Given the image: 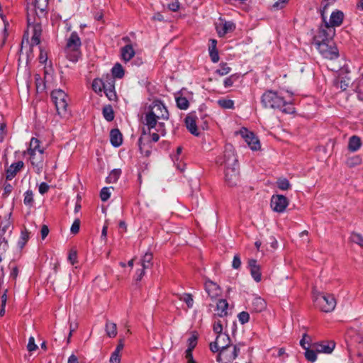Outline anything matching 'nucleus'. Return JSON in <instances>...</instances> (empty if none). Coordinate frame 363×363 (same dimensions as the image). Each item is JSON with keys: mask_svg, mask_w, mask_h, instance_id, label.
Returning <instances> with one entry per match:
<instances>
[{"mask_svg": "<svg viewBox=\"0 0 363 363\" xmlns=\"http://www.w3.org/2000/svg\"><path fill=\"white\" fill-rule=\"evenodd\" d=\"M48 0H35L33 9H28L27 23L29 29H31L33 35L30 44L29 52L32 53L33 47L40 43L42 34V21L46 18Z\"/></svg>", "mask_w": 363, "mask_h": 363, "instance_id": "obj_1", "label": "nucleus"}, {"mask_svg": "<svg viewBox=\"0 0 363 363\" xmlns=\"http://www.w3.org/2000/svg\"><path fill=\"white\" fill-rule=\"evenodd\" d=\"M264 108L279 109L284 113H295V108L291 102H287L278 91L267 90L261 97Z\"/></svg>", "mask_w": 363, "mask_h": 363, "instance_id": "obj_2", "label": "nucleus"}, {"mask_svg": "<svg viewBox=\"0 0 363 363\" xmlns=\"http://www.w3.org/2000/svg\"><path fill=\"white\" fill-rule=\"evenodd\" d=\"M158 120L155 113L152 110L145 109V112L141 114L140 121L144 127L142 130V135L138 141V146L141 153H143V147L145 146L143 143V135L150 134L151 130L156 128Z\"/></svg>", "mask_w": 363, "mask_h": 363, "instance_id": "obj_3", "label": "nucleus"}, {"mask_svg": "<svg viewBox=\"0 0 363 363\" xmlns=\"http://www.w3.org/2000/svg\"><path fill=\"white\" fill-rule=\"evenodd\" d=\"M82 45L80 38L77 32L74 31L67 40L65 48L67 57L69 60L77 62L81 56L80 47Z\"/></svg>", "mask_w": 363, "mask_h": 363, "instance_id": "obj_4", "label": "nucleus"}, {"mask_svg": "<svg viewBox=\"0 0 363 363\" xmlns=\"http://www.w3.org/2000/svg\"><path fill=\"white\" fill-rule=\"evenodd\" d=\"M216 162L218 165L225 167L239 165L238 156L233 145L228 143L225 145L223 153L216 157Z\"/></svg>", "mask_w": 363, "mask_h": 363, "instance_id": "obj_5", "label": "nucleus"}, {"mask_svg": "<svg viewBox=\"0 0 363 363\" xmlns=\"http://www.w3.org/2000/svg\"><path fill=\"white\" fill-rule=\"evenodd\" d=\"M313 301L315 307L325 313L333 311L336 306V300L330 294H319L315 297Z\"/></svg>", "mask_w": 363, "mask_h": 363, "instance_id": "obj_6", "label": "nucleus"}, {"mask_svg": "<svg viewBox=\"0 0 363 363\" xmlns=\"http://www.w3.org/2000/svg\"><path fill=\"white\" fill-rule=\"evenodd\" d=\"M313 43L315 45L323 57L329 60H335L339 57L338 50L333 40Z\"/></svg>", "mask_w": 363, "mask_h": 363, "instance_id": "obj_7", "label": "nucleus"}, {"mask_svg": "<svg viewBox=\"0 0 363 363\" xmlns=\"http://www.w3.org/2000/svg\"><path fill=\"white\" fill-rule=\"evenodd\" d=\"M52 99L55 105L57 112L62 116H65L67 113V95L62 89H55L52 91Z\"/></svg>", "mask_w": 363, "mask_h": 363, "instance_id": "obj_8", "label": "nucleus"}, {"mask_svg": "<svg viewBox=\"0 0 363 363\" xmlns=\"http://www.w3.org/2000/svg\"><path fill=\"white\" fill-rule=\"evenodd\" d=\"M145 109L152 110L158 119L168 120L169 117V111L160 99H154L148 106H145Z\"/></svg>", "mask_w": 363, "mask_h": 363, "instance_id": "obj_9", "label": "nucleus"}, {"mask_svg": "<svg viewBox=\"0 0 363 363\" xmlns=\"http://www.w3.org/2000/svg\"><path fill=\"white\" fill-rule=\"evenodd\" d=\"M231 345V340L228 335H217L215 341L209 345L210 350L213 353L223 352Z\"/></svg>", "mask_w": 363, "mask_h": 363, "instance_id": "obj_10", "label": "nucleus"}, {"mask_svg": "<svg viewBox=\"0 0 363 363\" xmlns=\"http://www.w3.org/2000/svg\"><path fill=\"white\" fill-rule=\"evenodd\" d=\"M239 133L252 150L255 151L260 149L259 140L253 132L248 130L246 128H242Z\"/></svg>", "mask_w": 363, "mask_h": 363, "instance_id": "obj_11", "label": "nucleus"}, {"mask_svg": "<svg viewBox=\"0 0 363 363\" xmlns=\"http://www.w3.org/2000/svg\"><path fill=\"white\" fill-rule=\"evenodd\" d=\"M225 182L229 186L237 185L240 179V166L225 167Z\"/></svg>", "mask_w": 363, "mask_h": 363, "instance_id": "obj_12", "label": "nucleus"}, {"mask_svg": "<svg viewBox=\"0 0 363 363\" xmlns=\"http://www.w3.org/2000/svg\"><path fill=\"white\" fill-rule=\"evenodd\" d=\"M289 203V199L281 194H274L270 201L272 209L277 213H283Z\"/></svg>", "mask_w": 363, "mask_h": 363, "instance_id": "obj_13", "label": "nucleus"}, {"mask_svg": "<svg viewBox=\"0 0 363 363\" xmlns=\"http://www.w3.org/2000/svg\"><path fill=\"white\" fill-rule=\"evenodd\" d=\"M335 33V28H325L324 23L319 28L318 34L313 36V43L326 42L328 40H333Z\"/></svg>", "mask_w": 363, "mask_h": 363, "instance_id": "obj_14", "label": "nucleus"}, {"mask_svg": "<svg viewBox=\"0 0 363 363\" xmlns=\"http://www.w3.org/2000/svg\"><path fill=\"white\" fill-rule=\"evenodd\" d=\"M44 150H39L36 152L28 153L30 155V161L38 174H40L43 169Z\"/></svg>", "mask_w": 363, "mask_h": 363, "instance_id": "obj_15", "label": "nucleus"}, {"mask_svg": "<svg viewBox=\"0 0 363 363\" xmlns=\"http://www.w3.org/2000/svg\"><path fill=\"white\" fill-rule=\"evenodd\" d=\"M344 13L340 10H335L332 12L330 14L329 22L325 19L323 23H325V28H332L338 27L342 25L344 20Z\"/></svg>", "mask_w": 363, "mask_h": 363, "instance_id": "obj_16", "label": "nucleus"}, {"mask_svg": "<svg viewBox=\"0 0 363 363\" xmlns=\"http://www.w3.org/2000/svg\"><path fill=\"white\" fill-rule=\"evenodd\" d=\"M247 267L253 279L256 282H259L262 279V273L260 266L257 264V259H250L248 260Z\"/></svg>", "mask_w": 363, "mask_h": 363, "instance_id": "obj_17", "label": "nucleus"}, {"mask_svg": "<svg viewBox=\"0 0 363 363\" xmlns=\"http://www.w3.org/2000/svg\"><path fill=\"white\" fill-rule=\"evenodd\" d=\"M152 258L153 255L152 252H145L141 258L140 265L142 267V269H140L141 271L139 274V278H138V281L141 279L142 277L145 274L146 269H149L152 267Z\"/></svg>", "mask_w": 363, "mask_h": 363, "instance_id": "obj_18", "label": "nucleus"}, {"mask_svg": "<svg viewBox=\"0 0 363 363\" xmlns=\"http://www.w3.org/2000/svg\"><path fill=\"white\" fill-rule=\"evenodd\" d=\"M196 116L193 113H189L184 120L185 125L187 130L194 135L199 136L200 133L199 132L198 127L196 125Z\"/></svg>", "mask_w": 363, "mask_h": 363, "instance_id": "obj_19", "label": "nucleus"}, {"mask_svg": "<svg viewBox=\"0 0 363 363\" xmlns=\"http://www.w3.org/2000/svg\"><path fill=\"white\" fill-rule=\"evenodd\" d=\"M205 290L208 296L212 299L217 298L221 293L220 286L211 280L206 281Z\"/></svg>", "mask_w": 363, "mask_h": 363, "instance_id": "obj_20", "label": "nucleus"}, {"mask_svg": "<svg viewBox=\"0 0 363 363\" xmlns=\"http://www.w3.org/2000/svg\"><path fill=\"white\" fill-rule=\"evenodd\" d=\"M335 343L330 342H320L313 345V347L316 350L318 353L330 354L335 349Z\"/></svg>", "mask_w": 363, "mask_h": 363, "instance_id": "obj_21", "label": "nucleus"}, {"mask_svg": "<svg viewBox=\"0 0 363 363\" xmlns=\"http://www.w3.org/2000/svg\"><path fill=\"white\" fill-rule=\"evenodd\" d=\"M11 215L12 213L9 211L4 213V218H1L0 216V232L2 233L5 234L6 232L9 230V233L11 234V230H10V228H12L11 221Z\"/></svg>", "mask_w": 363, "mask_h": 363, "instance_id": "obj_22", "label": "nucleus"}, {"mask_svg": "<svg viewBox=\"0 0 363 363\" xmlns=\"http://www.w3.org/2000/svg\"><path fill=\"white\" fill-rule=\"evenodd\" d=\"M110 142L113 147H118L122 145L123 136L118 128L112 129L110 132Z\"/></svg>", "mask_w": 363, "mask_h": 363, "instance_id": "obj_23", "label": "nucleus"}, {"mask_svg": "<svg viewBox=\"0 0 363 363\" xmlns=\"http://www.w3.org/2000/svg\"><path fill=\"white\" fill-rule=\"evenodd\" d=\"M235 29V24L232 21H225L221 27H217L218 34L220 37L225 36L228 33H232Z\"/></svg>", "mask_w": 363, "mask_h": 363, "instance_id": "obj_24", "label": "nucleus"}, {"mask_svg": "<svg viewBox=\"0 0 363 363\" xmlns=\"http://www.w3.org/2000/svg\"><path fill=\"white\" fill-rule=\"evenodd\" d=\"M23 162L22 161H18V162L13 163L7 169H6V179L11 180L12 179L16 174V173L21 170V169L23 167Z\"/></svg>", "mask_w": 363, "mask_h": 363, "instance_id": "obj_25", "label": "nucleus"}, {"mask_svg": "<svg viewBox=\"0 0 363 363\" xmlns=\"http://www.w3.org/2000/svg\"><path fill=\"white\" fill-rule=\"evenodd\" d=\"M228 308V303L225 299H219L216 304V311L218 313L214 315H218L220 318L225 317L228 315L227 309Z\"/></svg>", "mask_w": 363, "mask_h": 363, "instance_id": "obj_26", "label": "nucleus"}, {"mask_svg": "<svg viewBox=\"0 0 363 363\" xmlns=\"http://www.w3.org/2000/svg\"><path fill=\"white\" fill-rule=\"evenodd\" d=\"M362 146L361 138L357 135H352L350 138L348 142V150L350 152L357 151Z\"/></svg>", "mask_w": 363, "mask_h": 363, "instance_id": "obj_27", "label": "nucleus"}, {"mask_svg": "<svg viewBox=\"0 0 363 363\" xmlns=\"http://www.w3.org/2000/svg\"><path fill=\"white\" fill-rule=\"evenodd\" d=\"M135 55L131 45H127L121 48V57L124 61H129Z\"/></svg>", "mask_w": 363, "mask_h": 363, "instance_id": "obj_28", "label": "nucleus"}, {"mask_svg": "<svg viewBox=\"0 0 363 363\" xmlns=\"http://www.w3.org/2000/svg\"><path fill=\"white\" fill-rule=\"evenodd\" d=\"M252 306L255 312L259 313L266 308L267 304L263 298L261 297H256L252 301Z\"/></svg>", "mask_w": 363, "mask_h": 363, "instance_id": "obj_29", "label": "nucleus"}, {"mask_svg": "<svg viewBox=\"0 0 363 363\" xmlns=\"http://www.w3.org/2000/svg\"><path fill=\"white\" fill-rule=\"evenodd\" d=\"M104 90L108 89H113L115 87V79L111 74H106L101 77Z\"/></svg>", "mask_w": 363, "mask_h": 363, "instance_id": "obj_30", "label": "nucleus"}, {"mask_svg": "<svg viewBox=\"0 0 363 363\" xmlns=\"http://www.w3.org/2000/svg\"><path fill=\"white\" fill-rule=\"evenodd\" d=\"M102 114L108 122H111L114 119V111L112 106L109 104L103 107Z\"/></svg>", "mask_w": 363, "mask_h": 363, "instance_id": "obj_31", "label": "nucleus"}, {"mask_svg": "<svg viewBox=\"0 0 363 363\" xmlns=\"http://www.w3.org/2000/svg\"><path fill=\"white\" fill-rule=\"evenodd\" d=\"M277 186L282 191H286L291 188L289 181L285 177H279L277 180Z\"/></svg>", "mask_w": 363, "mask_h": 363, "instance_id": "obj_32", "label": "nucleus"}, {"mask_svg": "<svg viewBox=\"0 0 363 363\" xmlns=\"http://www.w3.org/2000/svg\"><path fill=\"white\" fill-rule=\"evenodd\" d=\"M40 140L35 138H32L30 142L28 153L39 152V150H44L43 148L40 147Z\"/></svg>", "mask_w": 363, "mask_h": 363, "instance_id": "obj_33", "label": "nucleus"}, {"mask_svg": "<svg viewBox=\"0 0 363 363\" xmlns=\"http://www.w3.org/2000/svg\"><path fill=\"white\" fill-rule=\"evenodd\" d=\"M106 335L109 337H114L117 335L116 324L110 321H107L106 323Z\"/></svg>", "mask_w": 363, "mask_h": 363, "instance_id": "obj_34", "label": "nucleus"}, {"mask_svg": "<svg viewBox=\"0 0 363 363\" xmlns=\"http://www.w3.org/2000/svg\"><path fill=\"white\" fill-rule=\"evenodd\" d=\"M305 350V357L306 359L311 362H314L316 361L317 359V353H318V352H316V350L315 348L313 349H310V346H308V347H306Z\"/></svg>", "mask_w": 363, "mask_h": 363, "instance_id": "obj_35", "label": "nucleus"}, {"mask_svg": "<svg viewBox=\"0 0 363 363\" xmlns=\"http://www.w3.org/2000/svg\"><path fill=\"white\" fill-rule=\"evenodd\" d=\"M111 76L113 78L121 79L124 76V70L121 64L116 63L111 69Z\"/></svg>", "mask_w": 363, "mask_h": 363, "instance_id": "obj_36", "label": "nucleus"}, {"mask_svg": "<svg viewBox=\"0 0 363 363\" xmlns=\"http://www.w3.org/2000/svg\"><path fill=\"white\" fill-rule=\"evenodd\" d=\"M362 163V158L359 155H354L347 159L345 164L350 167L352 168Z\"/></svg>", "mask_w": 363, "mask_h": 363, "instance_id": "obj_37", "label": "nucleus"}, {"mask_svg": "<svg viewBox=\"0 0 363 363\" xmlns=\"http://www.w3.org/2000/svg\"><path fill=\"white\" fill-rule=\"evenodd\" d=\"M177 106L181 110H186L189 106V102L184 96L176 97Z\"/></svg>", "mask_w": 363, "mask_h": 363, "instance_id": "obj_38", "label": "nucleus"}, {"mask_svg": "<svg viewBox=\"0 0 363 363\" xmlns=\"http://www.w3.org/2000/svg\"><path fill=\"white\" fill-rule=\"evenodd\" d=\"M121 174V171L119 169H114L111 172L109 175L106 178V181L108 183H115L119 178Z\"/></svg>", "mask_w": 363, "mask_h": 363, "instance_id": "obj_39", "label": "nucleus"}, {"mask_svg": "<svg viewBox=\"0 0 363 363\" xmlns=\"http://www.w3.org/2000/svg\"><path fill=\"white\" fill-rule=\"evenodd\" d=\"M334 86L337 89H340L342 91H343L348 88L349 82L344 78L337 79L334 81Z\"/></svg>", "mask_w": 363, "mask_h": 363, "instance_id": "obj_40", "label": "nucleus"}, {"mask_svg": "<svg viewBox=\"0 0 363 363\" xmlns=\"http://www.w3.org/2000/svg\"><path fill=\"white\" fill-rule=\"evenodd\" d=\"M218 104L223 108H234V101L231 99H221L218 101Z\"/></svg>", "mask_w": 363, "mask_h": 363, "instance_id": "obj_41", "label": "nucleus"}, {"mask_svg": "<svg viewBox=\"0 0 363 363\" xmlns=\"http://www.w3.org/2000/svg\"><path fill=\"white\" fill-rule=\"evenodd\" d=\"M219 67L220 68L216 71V73L220 76L226 75L231 70V68L228 65V63L226 62H221Z\"/></svg>", "mask_w": 363, "mask_h": 363, "instance_id": "obj_42", "label": "nucleus"}, {"mask_svg": "<svg viewBox=\"0 0 363 363\" xmlns=\"http://www.w3.org/2000/svg\"><path fill=\"white\" fill-rule=\"evenodd\" d=\"M350 239L352 242L363 247V236L361 234L352 232L350 236Z\"/></svg>", "mask_w": 363, "mask_h": 363, "instance_id": "obj_43", "label": "nucleus"}, {"mask_svg": "<svg viewBox=\"0 0 363 363\" xmlns=\"http://www.w3.org/2000/svg\"><path fill=\"white\" fill-rule=\"evenodd\" d=\"M92 89L96 93L101 92L104 90L101 78L94 79L92 82Z\"/></svg>", "mask_w": 363, "mask_h": 363, "instance_id": "obj_44", "label": "nucleus"}, {"mask_svg": "<svg viewBox=\"0 0 363 363\" xmlns=\"http://www.w3.org/2000/svg\"><path fill=\"white\" fill-rule=\"evenodd\" d=\"M198 335L196 333H194L191 337L188 339V348L194 350L197 345Z\"/></svg>", "mask_w": 363, "mask_h": 363, "instance_id": "obj_45", "label": "nucleus"}, {"mask_svg": "<svg viewBox=\"0 0 363 363\" xmlns=\"http://www.w3.org/2000/svg\"><path fill=\"white\" fill-rule=\"evenodd\" d=\"M213 330L215 333L217 334V335H228L227 333H223V325L221 323L220 320H218L217 322H215L213 325Z\"/></svg>", "mask_w": 363, "mask_h": 363, "instance_id": "obj_46", "label": "nucleus"}, {"mask_svg": "<svg viewBox=\"0 0 363 363\" xmlns=\"http://www.w3.org/2000/svg\"><path fill=\"white\" fill-rule=\"evenodd\" d=\"M24 204L26 206H31L33 203V194L32 191H27L25 193L24 200H23Z\"/></svg>", "mask_w": 363, "mask_h": 363, "instance_id": "obj_47", "label": "nucleus"}, {"mask_svg": "<svg viewBox=\"0 0 363 363\" xmlns=\"http://www.w3.org/2000/svg\"><path fill=\"white\" fill-rule=\"evenodd\" d=\"M238 320L242 325H244L249 322L250 320V314L248 312L242 311L238 315Z\"/></svg>", "mask_w": 363, "mask_h": 363, "instance_id": "obj_48", "label": "nucleus"}, {"mask_svg": "<svg viewBox=\"0 0 363 363\" xmlns=\"http://www.w3.org/2000/svg\"><path fill=\"white\" fill-rule=\"evenodd\" d=\"M28 238H29V236H28V232L27 231V230H23L21 232V239L18 241V246L21 248H23L24 247V245H26V242L28 241Z\"/></svg>", "mask_w": 363, "mask_h": 363, "instance_id": "obj_49", "label": "nucleus"}, {"mask_svg": "<svg viewBox=\"0 0 363 363\" xmlns=\"http://www.w3.org/2000/svg\"><path fill=\"white\" fill-rule=\"evenodd\" d=\"M106 96L110 101H117V95L115 91V88L113 89H108L106 90H104Z\"/></svg>", "mask_w": 363, "mask_h": 363, "instance_id": "obj_50", "label": "nucleus"}, {"mask_svg": "<svg viewBox=\"0 0 363 363\" xmlns=\"http://www.w3.org/2000/svg\"><path fill=\"white\" fill-rule=\"evenodd\" d=\"M111 196L110 188L104 187L100 192V197L103 201H106Z\"/></svg>", "mask_w": 363, "mask_h": 363, "instance_id": "obj_51", "label": "nucleus"}, {"mask_svg": "<svg viewBox=\"0 0 363 363\" xmlns=\"http://www.w3.org/2000/svg\"><path fill=\"white\" fill-rule=\"evenodd\" d=\"M9 245L7 240H3L0 243V262L3 260L4 254L8 250Z\"/></svg>", "mask_w": 363, "mask_h": 363, "instance_id": "obj_52", "label": "nucleus"}, {"mask_svg": "<svg viewBox=\"0 0 363 363\" xmlns=\"http://www.w3.org/2000/svg\"><path fill=\"white\" fill-rule=\"evenodd\" d=\"M189 308H191L194 304L193 296L191 294H184L182 299Z\"/></svg>", "mask_w": 363, "mask_h": 363, "instance_id": "obj_53", "label": "nucleus"}, {"mask_svg": "<svg viewBox=\"0 0 363 363\" xmlns=\"http://www.w3.org/2000/svg\"><path fill=\"white\" fill-rule=\"evenodd\" d=\"M309 341H311V337L308 335L306 333H304L302 336L301 340H300V345L303 349H306L309 345Z\"/></svg>", "mask_w": 363, "mask_h": 363, "instance_id": "obj_54", "label": "nucleus"}, {"mask_svg": "<svg viewBox=\"0 0 363 363\" xmlns=\"http://www.w3.org/2000/svg\"><path fill=\"white\" fill-rule=\"evenodd\" d=\"M241 266V259L238 254H236L233 257L232 267L235 269H238Z\"/></svg>", "mask_w": 363, "mask_h": 363, "instance_id": "obj_55", "label": "nucleus"}, {"mask_svg": "<svg viewBox=\"0 0 363 363\" xmlns=\"http://www.w3.org/2000/svg\"><path fill=\"white\" fill-rule=\"evenodd\" d=\"M155 128L162 136H164L166 135L165 125L163 122H157L156 128Z\"/></svg>", "mask_w": 363, "mask_h": 363, "instance_id": "obj_56", "label": "nucleus"}, {"mask_svg": "<svg viewBox=\"0 0 363 363\" xmlns=\"http://www.w3.org/2000/svg\"><path fill=\"white\" fill-rule=\"evenodd\" d=\"M79 228L80 220L79 219H75L71 226L70 231L73 234H77L79 231Z\"/></svg>", "mask_w": 363, "mask_h": 363, "instance_id": "obj_57", "label": "nucleus"}, {"mask_svg": "<svg viewBox=\"0 0 363 363\" xmlns=\"http://www.w3.org/2000/svg\"><path fill=\"white\" fill-rule=\"evenodd\" d=\"M289 1V0H278L273 4L272 7L276 10L281 9L286 6Z\"/></svg>", "mask_w": 363, "mask_h": 363, "instance_id": "obj_58", "label": "nucleus"}, {"mask_svg": "<svg viewBox=\"0 0 363 363\" xmlns=\"http://www.w3.org/2000/svg\"><path fill=\"white\" fill-rule=\"evenodd\" d=\"M142 82L145 85L147 91L150 93V96H152L155 92V87L150 82L147 80L142 81Z\"/></svg>", "mask_w": 363, "mask_h": 363, "instance_id": "obj_59", "label": "nucleus"}, {"mask_svg": "<svg viewBox=\"0 0 363 363\" xmlns=\"http://www.w3.org/2000/svg\"><path fill=\"white\" fill-rule=\"evenodd\" d=\"M180 3L179 0H174L172 3L168 4V9L172 11H177L179 9Z\"/></svg>", "mask_w": 363, "mask_h": 363, "instance_id": "obj_60", "label": "nucleus"}, {"mask_svg": "<svg viewBox=\"0 0 363 363\" xmlns=\"http://www.w3.org/2000/svg\"><path fill=\"white\" fill-rule=\"evenodd\" d=\"M27 348L29 352L35 351L38 348V346L35 343V339L33 337H30Z\"/></svg>", "mask_w": 363, "mask_h": 363, "instance_id": "obj_61", "label": "nucleus"}, {"mask_svg": "<svg viewBox=\"0 0 363 363\" xmlns=\"http://www.w3.org/2000/svg\"><path fill=\"white\" fill-rule=\"evenodd\" d=\"M48 60V55L47 52L40 48V55H39V61L40 63L43 64L45 63Z\"/></svg>", "mask_w": 363, "mask_h": 363, "instance_id": "obj_62", "label": "nucleus"}, {"mask_svg": "<svg viewBox=\"0 0 363 363\" xmlns=\"http://www.w3.org/2000/svg\"><path fill=\"white\" fill-rule=\"evenodd\" d=\"M121 357L118 353L113 352L110 357V363H120Z\"/></svg>", "mask_w": 363, "mask_h": 363, "instance_id": "obj_63", "label": "nucleus"}, {"mask_svg": "<svg viewBox=\"0 0 363 363\" xmlns=\"http://www.w3.org/2000/svg\"><path fill=\"white\" fill-rule=\"evenodd\" d=\"M77 251L72 250L69 252V254L68 256V259L69 260V262H71L72 264H74L77 262Z\"/></svg>", "mask_w": 363, "mask_h": 363, "instance_id": "obj_64", "label": "nucleus"}]
</instances>
